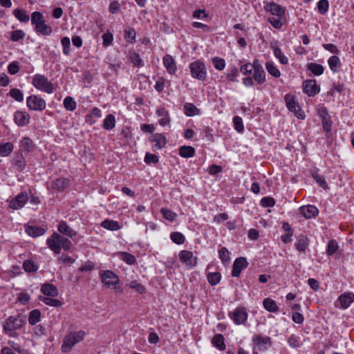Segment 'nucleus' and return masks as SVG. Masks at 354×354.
Returning <instances> with one entry per match:
<instances>
[{"label":"nucleus","mask_w":354,"mask_h":354,"mask_svg":"<svg viewBox=\"0 0 354 354\" xmlns=\"http://www.w3.org/2000/svg\"><path fill=\"white\" fill-rule=\"evenodd\" d=\"M46 245L54 254H59L62 249L64 251H68L72 246V243L68 238L57 232H53L46 240Z\"/></svg>","instance_id":"f257e3e1"},{"label":"nucleus","mask_w":354,"mask_h":354,"mask_svg":"<svg viewBox=\"0 0 354 354\" xmlns=\"http://www.w3.org/2000/svg\"><path fill=\"white\" fill-rule=\"evenodd\" d=\"M85 335L86 333L84 330L68 333L64 338L62 351L65 353H69L76 344L84 339Z\"/></svg>","instance_id":"f03ea898"},{"label":"nucleus","mask_w":354,"mask_h":354,"mask_svg":"<svg viewBox=\"0 0 354 354\" xmlns=\"http://www.w3.org/2000/svg\"><path fill=\"white\" fill-rule=\"evenodd\" d=\"M24 324V321L20 315L10 316L8 317L3 326V331L10 337L17 335L16 330L21 328Z\"/></svg>","instance_id":"7ed1b4c3"},{"label":"nucleus","mask_w":354,"mask_h":354,"mask_svg":"<svg viewBox=\"0 0 354 354\" xmlns=\"http://www.w3.org/2000/svg\"><path fill=\"white\" fill-rule=\"evenodd\" d=\"M31 23L35 26L36 31L43 35H49L52 32V28L46 24L44 16L40 12L32 13Z\"/></svg>","instance_id":"20e7f679"},{"label":"nucleus","mask_w":354,"mask_h":354,"mask_svg":"<svg viewBox=\"0 0 354 354\" xmlns=\"http://www.w3.org/2000/svg\"><path fill=\"white\" fill-rule=\"evenodd\" d=\"M253 344L252 353L258 354L259 351H265L272 344L271 338L268 336H262L261 335H255L252 339Z\"/></svg>","instance_id":"39448f33"},{"label":"nucleus","mask_w":354,"mask_h":354,"mask_svg":"<svg viewBox=\"0 0 354 354\" xmlns=\"http://www.w3.org/2000/svg\"><path fill=\"white\" fill-rule=\"evenodd\" d=\"M284 100L288 109L292 112L296 118L301 120L305 118V113L301 109L294 95L286 94L284 97Z\"/></svg>","instance_id":"423d86ee"},{"label":"nucleus","mask_w":354,"mask_h":354,"mask_svg":"<svg viewBox=\"0 0 354 354\" xmlns=\"http://www.w3.org/2000/svg\"><path fill=\"white\" fill-rule=\"evenodd\" d=\"M32 84L36 88L47 93H52L54 90L53 84L45 76L39 74L34 77Z\"/></svg>","instance_id":"0eeeda50"},{"label":"nucleus","mask_w":354,"mask_h":354,"mask_svg":"<svg viewBox=\"0 0 354 354\" xmlns=\"http://www.w3.org/2000/svg\"><path fill=\"white\" fill-rule=\"evenodd\" d=\"M228 316L236 325L244 324L248 319V312L245 307H237L234 311L230 312Z\"/></svg>","instance_id":"6e6552de"},{"label":"nucleus","mask_w":354,"mask_h":354,"mask_svg":"<svg viewBox=\"0 0 354 354\" xmlns=\"http://www.w3.org/2000/svg\"><path fill=\"white\" fill-rule=\"evenodd\" d=\"M100 277L102 282L107 287L117 285L120 282L119 277L109 270L101 271Z\"/></svg>","instance_id":"1a4fd4ad"},{"label":"nucleus","mask_w":354,"mask_h":354,"mask_svg":"<svg viewBox=\"0 0 354 354\" xmlns=\"http://www.w3.org/2000/svg\"><path fill=\"white\" fill-rule=\"evenodd\" d=\"M180 261L185 264L187 268L192 269L197 266L198 258L191 251L181 250L179 252Z\"/></svg>","instance_id":"9d476101"},{"label":"nucleus","mask_w":354,"mask_h":354,"mask_svg":"<svg viewBox=\"0 0 354 354\" xmlns=\"http://www.w3.org/2000/svg\"><path fill=\"white\" fill-rule=\"evenodd\" d=\"M28 200L29 196L26 192H20L9 201V207L15 210L19 209L24 207Z\"/></svg>","instance_id":"9b49d317"},{"label":"nucleus","mask_w":354,"mask_h":354,"mask_svg":"<svg viewBox=\"0 0 354 354\" xmlns=\"http://www.w3.org/2000/svg\"><path fill=\"white\" fill-rule=\"evenodd\" d=\"M27 106L34 111H43L46 109V102L37 95H30L26 100Z\"/></svg>","instance_id":"f8f14e48"},{"label":"nucleus","mask_w":354,"mask_h":354,"mask_svg":"<svg viewBox=\"0 0 354 354\" xmlns=\"http://www.w3.org/2000/svg\"><path fill=\"white\" fill-rule=\"evenodd\" d=\"M149 140L152 144L153 151L163 149L167 144V139L165 136L159 133H152Z\"/></svg>","instance_id":"ddd939ff"},{"label":"nucleus","mask_w":354,"mask_h":354,"mask_svg":"<svg viewBox=\"0 0 354 354\" xmlns=\"http://www.w3.org/2000/svg\"><path fill=\"white\" fill-rule=\"evenodd\" d=\"M353 302H354V294L352 292H345L339 295L335 306L346 309Z\"/></svg>","instance_id":"4468645a"},{"label":"nucleus","mask_w":354,"mask_h":354,"mask_svg":"<svg viewBox=\"0 0 354 354\" xmlns=\"http://www.w3.org/2000/svg\"><path fill=\"white\" fill-rule=\"evenodd\" d=\"M248 262L244 257H239L235 259L233 263V268L232 270V275L234 277H238L242 270L247 268Z\"/></svg>","instance_id":"2eb2a0df"},{"label":"nucleus","mask_w":354,"mask_h":354,"mask_svg":"<svg viewBox=\"0 0 354 354\" xmlns=\"http://www.w3.org/2000/svg\"><path fill=\"white\" fill-rule=\"evenodd\" d=\"M303 90L308 96H315L319 92V88L314 80L304 81L303 83Z\"/></svg>","instance_id":"dca6fc26"},{"label":"nucleus","mask_w":354,"mask_h":354,"mask_svg":"<svg viewBox=\"0 0 354 354\" xmlns=\"http://www.w3.org/2000/svg\"><path fill=\"white\" fill-rule=\"evenodd\" d=\"M12 165L14 169L18 171H22L26 167V161L22 152L16 153L12 160Z\"/></svg>","instance_id":"f3484780"},{"label":"nucleus","mask_w":354,"mask_h":354,"mask_svg":"<svg viewBox=\"0 0 354 354\" xmlns=\"http://www.w3.org/2000/svg\"><path fill=\"white\" fill-rule=\"evenodd\" d=\"M14 120L19 127H24L30 122V115L22 111H17L14 114Z\"/></svg>","instance_id":"a211bd4d"},{"label":"nucleus","mask_w":354,"mask_h":354,"mask_svg":"<svg viewBox=\"0 0 354 354\" xmlns=\"http://www.w3.org/2000/svg\"><path fill=\"white\" fill-rule=\"evenodd\" d=\"M299 213L307 219L315 217L318 213V209L314 205H304L299 209Z\"/></svg>","instance_id":"6ab92c4d"},{"label":"nucleus","mask_w":354,"mask_h":354,"mask_svg":"<svg viewBox=\"0 0 354 354\" xmlns=\"http://www.w3.org/2000/svg\"><path fill=\"white\" fill-rule=\"evenodd\" d=\"M156 113L160 118L158 123L160 126L165 127L169 124L171 119L167 110L164 107H158L156 111Z\"/></svg>","instance_id":"aec40b11"},{"label":"nucleus","mask_w":354,"mask_h":354,"mask_svg":"<svg viewBox=\"0 0 354 354\" xmlns=\"http://www.w3.org/2000/svg\"><path fill=\"white\" fill-rule=\"evenodd\" d=\"M57 230L59 232L62 234L66 235L71 239H73L77 235V232L72 229L67 223L66 222L62 221H61L58 226H57Z\"/></svg>","instance_id":"412c9836"},{"label":"nucleus","mask_w":354,"mask_h":354,"mask_svg":"<svg viewBox=\"0 0 354 354\" xmlns=\"http://www.w3.org/2000/svg\"><path fill=\"white\" fill-rule=\"evenodd\" d=\"M309 244V239L306 236L301 234L297 237L295 248L298 252H305L306 250L308 248Z\"/></svg>","instance_id":"4be33fe9"},{"label":"nucleus","mask_w":354,"mask_h":354,"mask_svg":"<svg viewBox=\"0 0 354 354\" xmlns=\"http://www.w3.org/2000/svg\"><path fill=\"white\" fill-rule=\"evenodd\" d=\"M19 147L21 152H31L35 149V144L29 137H24L19 142Z\"/></svg>","instance_id":"5701e85b"},{"label":"nucleus","mask_w":354,"mask_h":354,"mask_svg":"<svg viewBox=\"0 0 354 354\" xmlns=\"http://www.w3.org/2000/svg\"><path fill=\"white\" fill-rule=\"evenodd\" d=\"M266 9L274 16H284L285 14L283 8L274 2L268 3Z\"/></svg>","instance_id":"b1692460"},{"label":"nucleus","mask_w":354,"mask_h":354,"mask_svg":"<svg viewBox=\"0 0 354 354\" xmlns=\"http://www.w3.org/2000/svg\"><path fill=\"white\" fill-rule=\"evenodd\" d=\"M41 290L46 296L55 297L58 295L57 288L51 283H44L41 286Z\"/></svg>","instance_id":"393cba45"},{"label":"nucleus","mask_w":354,"mask_h":354,"mask_svg":"<svg viewBox=\"0 0 354 354\" xmlns=\"http://www.w3.org/2000/svg\"><path fill=\"white\" fill-rule=\"evenodd\" d=\"M102 117V111L100 109L97 107H94L91 109V112L86 115L85 120L86 122L92 125L94 123H95L96 120L93 119L95 118H100Z\"/></svg>","instance_id":"a878e982"},{"label":"nucleus","mask_w":354,"mask_h":354,"mask_svg":"<svg viewBox=\"0 0 354 354\" xmlns=\"http://www.w3.org/2000/svg\"><path fill=\"white\" fill-rule=\"evenodd\" d=\"M212 344L220 351H224L226 348L224 337L221 334L215 335L212 339Z\"/></svg>","instance_id":"bb28decb"},{"label":"nucleus","mask_w":354,"mask_h":354,"mask_svg":"<svg viewBox=\"0 0 354 354\" xmlns=\"http://www.w3.org/2000/svg\"><path fill=\"white\" fill-rule=\"evenodd\" d=\"M26 232L30 236L37 237L44 234L46 230L43 227L37 226H28L26 228Z\"/></svg>","instance_id":"cd10ccee"},{"label":"nucleus","mask_w":354,"mask_h":354,"mask_svg":"<svg viewBox=\"0 0 354 354\" xmlns=\"http://www.w3.org/2000/svg\"><path fill=\"white\" fill-rule=\"evenodd\" d=\"M117 256L120 259L124 261L128 265H133L136 262V257L126 252H119Z\"/></svg>","instance_id":"c85d7f7f"},{"label":"nucleus","mask_w":354,"mask_h":354,"mask_svg":"<svg viewBox=\"0 0 354 354\" xmlns=\"http://www.w3.org/2000/svg\"><path fill=\"white\" fill-rule=\"evenodd\" d=\"M14 145L11 142H1L0 143V156H8L13 151Z\"/></svg>","instance_id":"c756f323"},{"label":"nucleus","mask_w":354,"mask_h":354,"mask_svg":"<svg viewBox=\"0 0 354 354\" xmlns=\"http://www.w3.org/2000/svg\"><path fill=\"white\" fill-rule=\"evenodd\" d=\"M264 308L270 313H276L279 310V307L276 302L271 298H266L263 301Z\"/></svg>","instance_id":"7c9ffc66"},{"label":"nucleus","mask_w":354,"mask_h":354,"mask_svg":"<svg viewBox=\"0 0 354 354\" xmlns=\"http://www.w3.org/2000/svg\"><path fill=\"white\" fill-rule=\"evenodd\" d=\"M101 226L104 229L111 231H116L121 228V226L118 221L109 219H105L102 221Z\"/></svg>","instance_id":"2f4dec72"},{"label":"nucleus","mask_w":354,"mask_h":354,"mask_svg":"<svg viewBox=\"0 0 354 354\" xmlns=\"http://www.w3.org/2000/svg\"><path fill=\"white\" fill-rule=\"evenodd\" d=\"M195 154V149L191 146H182L179 148V155L185 158L193 157Z\"/></svg>","instance_id":"473e14b6"},{"label":"nucleus","mask_w":354,"mask_h":354,"mask_svg":"<svg viewBox=\"0 0 354 354\" xmlns=\"http://www.w3.org/2000/svg\"><path fill=\"white\" fill-rule=\"evenodd\" d=\"M183 107L185 113L187 116H194L200 114V110L192 103H185Z\"/></svg>","instance_id":"72a5a7b5"},{"label":"nucleus","mask_w":354,"mask_h":354,"mask_svg":"<svg viewBox=\"0 0 354 354\" xmlns=\"http://www.w3.org/2000/svg\"><path fill=\"white\" fill-rule=\"evenodd\" d=\"M191 74L193 77L196 78L199 80H204L206 77L205 68H190Z\"/></svg>","instance_id":"f704fd0d"},{"label":"nucleus","mask_w":354,"mask_h":354,"mask_svg":"<svg viewBox=\"0 0 354 354\" xmlns=\"http://www.w3.org/2000/svg\"><path fill=\"white\" fill-rule=\"evenodd\" d=\"M115 126V118L112 114L106 116L103 121V128L106 130L113 129Z\"/></svg>","instance_id":"c9c22d12"},{"label":"nucleus","mask_w":354,"mask_h":354,"mask_svg":"<svg viewBox=\"0 0 354 354\" xmlns=\"http://www.w3.org/2000/svg\"><path fill=\"white\" fill-rule=\"evenodd\" d=\"M39 300L42 301L46 305L53 306V307H59L62 306V302L57 299L49 297H39Z\"/></svg>","instance_id":"e433bc0d"},{"label":"nucleus","mask_w":354,"mask_h":354,"mask_svg":"<svg viewBox=\"0 0 354 354\" xmlns=\"http://www.w3.org/2000/svg\"><path fill=\"white\" fill-rule=\"evenodd\" d=\"M268 21L275 28H280L286 20L284 16H273L269 17Z\"/></svg>","instance_id":"4c0bfd02"},{"label":"nucleus","mask_w":354,"mask_h":354,"mask_svg":"<svg viewBox=\"0 0 354 354\" xmlns=\"http://www.w3.org/2000/svg\"><path fill=\"white\" fill-rule=\"evenodd\" d=\"M253 77L259 84L263 83L266 80V73L263 68H254Z\"/></svg>","instance_id":"58836bf2"},{"label":"nucleus","mask_w":354,"mask_h":354,"mask_svg":"<svg viewBox=\"0 0 354 354\" xmlns=\"http://www.w3.org/2000/svg\"><path fill=\"white\" fill-rule=\"evenodd\" d=\"M69 185L68 180L66 178L56 179L53 185V187L57 190H64Z\"/></svg>","instance_id":"ea45409f"},{"label":"nucleus","mask_w":354,"mask_h":354,"mask_svg":"<svg viewBox=\"0 0 354 354\" xmlns=\"http://www.w3.org/2000/svg\"><path fill=\"white\" fill-rule=\"evenodd\" d=\"M160 213L162 214L163 217L169 221H176L178 215L175 212H172L171 210L162 207L160 209Z\"/></svg>","instance_id":"a19ab883"},{"label":"nucleus","mask_w":354,"mask_h":354,"mask_svg":"<svg viewBox=\"0 0 354 354\" xmlns=\"http://www.w3.org/2000/svg\"><path fill=\"white\" fill-rule=\"evenodd\" d=\"M63 103L64 108L70 111H74L77 107L76 102L70 96L65 97Z\"/></svg>","instance_id":"79ce46f5"},{"label":"nucleus","mask_w":354,"mask_h":354,"mask_svg":"<svg viewBox=\"0 0 354 354\" xmlns=\"http://www.w3.org/2000/svg\"><path fill=\"white\" fill-rule=\"evenodd\" d=\"M221 274L218 272H209L207 274V280L211 286H215L218 284L221 280Z\"/></svg>","instance_id":"37998d69"},{"label":"nucleus","mask_w":354,"mask_h":354,"mask_svg":"<svg viewBox=\"0 0 354 354\" xmlns=\"http://www.w3.org/2000/svg\"><path fill=\"white\" fill-rule=\"evenodd\" d=\"M41 317V312L39 310H32L28 317V322L30 324L35 325L39 322Z\"/></svg>","instance_id":"c03bdc74"},{"label":"nucleus","mask_w":354,"mask_h":354,"mask_svg":"<svg viewBox=\"0 0 354 354\" xmlns=\"http://www.w3.org/2000/svg\"><path fill=\"white\" fill-rule=\"evenodd\" d=\"M13 14L20 21L28 22L30 19L29 15L23 10L16 9L14 10Z\"/></svg>","instance_id":"a18cd8bd"},{"label":"nucleus","mask_w":354,"mask_h":354,"mask_svg":"<svg viewBox=\"0 0 354 354\" xmlns=\"http://www.w3.org/2000/svg\"><path fill=\"white\" fill-rule=\"evenodd\" d=\"M23 268L26 272H33L37 270V266L32 260H26L23 263Z\"/></svg>","instance_id":"49530a36"},{"label":"nucleus","mask_w":354,"mask_h":354,"mask_svg":"<svg viewBox=\"0 0 354 354\" xmlns=\"http://www.w3.org/2000/svg\"><path fill=\"white\" fill-rule=\"evenodd\" d=\"M339 248V245L335 240H330L328 241L327 245L326 252L329 256L333 255L337 249Z\"/></svg>","instance_id":"de8ad7c7"},{"label":"nucleus","mask_w":354,"mask_h":354,"mask_svg":"<svg viewBox=\"0 0 354 354\" xmlns=\"http://www.w3.org/2000/svg\"><path fill=\"white\" fill-rule=\"evenodd\" d=\"M170 238L173 242L178 245L183 244L185 240L184 235L178 232H172L170 234Z\"/></svg>","instance_id":"09e8293b"},{"label":"nucleus","mask_w":354,"mask_h":354,"mask_svg":"<svg viewBox=\"0 0 354 354\" xmlns=\"http://www.w3.org/2000/svg\"><path fill=\"white\" fill-rule=\"evenodd\" d=\"M136 35V31L132 28L128 27L124 30V38L128 42L133 43L135 41Z\"/></svg>","instance_id":"8fccbe9b"},{"label":"nucleus","mask_w":354,"mask_h":354,"mask_svg":"<svg viewBox=\"0 0 354 354\" xmlns=\"http://www.w3.org/2000/svg\"><path fill=\"white\" fill-rule=\"evenodd\" d=\"M218 255L220 259L222 261L223 263L229 262L230 257V252L228 250L223 247L218 250Z\"/></svg>","instance_id":"3c124183"},{"label":"nucleus","mask_w":354,"mask_h":354,"mask_svg":"<svg viewBox=\"0 0 354 354\" xmlns=\"http://www.w3.org/2000/svg\"><path fill=\"white\" fill-rule=\"evenodd\" d=\"M129 287L140 294H143L146 292L145 286L136 280L131 281Z\"/></svg>","instance_id":"603ef678"},{"label":"nucleus","mask_w":354,"mask_h":354,"mask_svg":"<svg viewBox=\"0 0 354 354\" xmlns=\"http://www.w3.org/2000/svg\"><path fill=\"white\" fill-rule=\"evenodd\" d=\"M10 96L18 102H22L24 100L23 93L17 88H12L10 91Z\"/></svg>","instance_id":"864d4df0"},{"label":"nucleus","mask_w":354,"mask_h":354,"mask_svg":"<svg viewBox=\"0 0 354 354\" xmlns=\"http://www.w3.org/2000/svg\"><path fill=\"white\" fill-rule=\"evenodd\" d=\"M234 129L238 132H242L244 129L242 118L239 116H234L233 118Z\"/></svg>","instance_id":"5fc2aeb1"},{"label":"nucleus","mask_w":354,"mask_h":354,"mask_svg":"<svg viewBox=\"0 0 354 354\" xmlns=\"http://www.w3.org/2000/svg\"><path fill=\"white\" fill-rule=\"evenodd\" d=\"M145 163L149 165V164H156L158 160H159V158L158 157V156L155 155V154H153V153H147L145 156Z\"/></svg>","instance_id":"6e6d98bb"},{"label":"nucleus","mask_w":354,"mask_h":354,"mask_svg":"<svg viewBox=\"0 0 354 354\" xmlns=\"http://www.w3.org/2000/svg\"><path fill=\"white\" fill-rule=\"evenodd\" d=\"M274 55L279 58L280 63L281 64H288V58L283 55L281 49L279 48H275L274 49Z\"/></svg>","instance_id":"4d7b16f0"},{"label":"nucleus","mask_w":354,"mask_h":354,"mask_svg":"<svg viewBox=\"0 0 354 354\" xmlns=\"http://www.w3.org/2000/svg\"><path fill=\"white\" fill-rule=\"evenodd\" d=\"M274 204L275 201L272 197H263L261 200V205L264 207H272Z\"/></svg>","instance_id":"13d9d810"},{"label":"nucleus","mask_w":354,"mask_h":354,"mask_svg":"<svg viewBox=\"0 0 354 354\" xmlns=\"http://www.w3.org/2000/svg\"><path fill=\"white\" fill-rule=\"evenodd\" d=\"M299 337L295 335H290L288 339V343L290 346L297 348L299 346Z\"/></svg>","instance_id":"bf43d9fd"},{"label":"nucleus","mask_w":354,"mask_h":354,"mask_svg":"<svg viewBox=\"0 0 354 354\" xmlns=\"http://www.w3.org/2000/svg\"><path fill=\"white\" fill-rule=\"evenodd\" d=\"M25 37V33L21 30L12 31L11 33V39L13 41H17Z\"/></svg>","instance_id":"052dcab7"},{"label":"nucleus","mask_w":354,"mask_h":354,"mask_svg":"<svg viewBox=\"0 0 354 354\" xmlns=\"http://www.w3.org/2000/svg\"><path fill=\"white\" fill-rule=\"evenodd\" d=\"M62 45L63 46V51L65 55H68L70 51L71 41L70 39L64 37L62 39Z\"/></svg>","instance_id":"680f3d73"},{"label":"nucleus","mask_w":354,"mask_h":354,"mask_svg":"<svg viewBox=\"0 0 354 354\" xmlns=\"http://www.w3.org/2000/svg\"><path fill=\"white\" fill-rule=\"evenodd\" d=\"M319 12L321 14L326 12L328 8V2L327 0H320L317 4Z\"/></svg>","instance_id":"e2e57ef3"},{"label":"nucleus","mask_w":354,"mask_h":354,"mask_svg":"<svg viewBox=\"0 0 354 354\" xmlns=\"http://www.w3.org/2000/svg\"><path fill=\"white\" fill-rule=\"evenodd\" d=\"M17 300L21 304H26L28 303L30 300V296L26 292H20L17 295Z\"/></svg>","instance_id":"0e129e2a"},{"label":"nucleus","mask_w":354,"mask_h":354,"mask_svg":"<svg viewBox=\"0 0 354 354\" xmlns=\"http://www.w3.org/2000/svg\"><path fill=\"white\" fill-rule=\"evenodd\" d=\"M130 59L135 66H138L141 64L142 60L136 53H130Z\"/></svg>","instance_id":"69168bd1"},{"label":"nucleus","mask_w":354,"mask_h":354,"mask_svg":"<svg viewBox=\"0 0 354 354\" xmlns=\"http://www.w3.org/2000/svg\"><path fill=\"white\" fill-rule=\"evenodd\" d=\"M317 112L318 115L321 118V119H324L325 118H328L330 116L328 115L327 109L323 106H319L317 108Z\"/></svg>","instance_id":"338daca9"},{"label":"nucleus","mask_w":354,"mask_h":354,"mask_svg":"<svg viewBox=\"0 0 354 354\" xmlns=\"http://www.w3.org/2000/svg\"><path fill=\"white\" fill-rule=\"evenodd\" d=\"M292 319L297 324H302L304 318V316L299 312H294L292 315Z\"/></svg>","instance_id":"774afa93"}]
</instances>
